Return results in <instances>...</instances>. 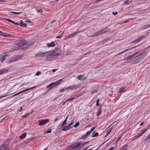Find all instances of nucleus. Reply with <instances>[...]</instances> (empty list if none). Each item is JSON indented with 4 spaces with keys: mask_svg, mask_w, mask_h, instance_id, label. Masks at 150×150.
<instances>
[{
    "mask_svg": "<svg viewBox=\"0 0 150 150\" xmlns=\"http://www.w3.org/2000/svg\"><path fill=\"white\" fill-rule=\"evenodd\" d=\"M88 142H86L85 143H81L79 142L74 146H69L67 147L68 150H80L82 147L85 144H87Z\"/></svg>",
    "mask_w": 150,
    "mask_h": 150,
    "instance_id": "f257e3e1",
    "label": "nucleus"
},
{
    "mask_svg": "<svg viewBox=\"0 0 150 150\" xmlns=\"http://www.w3.org/2000/svg\"><path fill=\"white\" fill-rule=\"evenodd\" d=\"M108 30L107 28H104L102 30H99L98 31L95 33L93 36H96L105 33Z\"/></svg>",
    "mask_w": 150,
    "mask_h": 150,
    "instance_id": "f03ea898",
    "label": "nucleus"
},
{
    "mask_svg": "<svg viewBox=\"0 0 150 150\" xmlns=\"http://www.w3.org/2000/svg\"><path fill=\"white\" fill-rule=\"evenodd\" d=\"M54 57H56L58 56L61 53V50L59 49H55L54 52L52 53Z\"/></svg>",
    "mask_w": 150,
    "mask_h": 150,
    "instance_id": "7ed1b4c3",
    "label": "nucleus"
},
{
    "mask_svg": "<svg viewBox=\"0 0 150 150\" xmlns=\"http://www.w3.org/2000/svg\"><path fill=\"white\" fill-rule=\"evenodd\" d=\"M39 125L40 126L45 125L49 122L48 119L40 120L39 121Z\"/></svg>",
    "mask_w": 150,
    "mask_h": 150,
    "instance_id": "20e7f679",
    "label": "nucleus"
},
{
    "mask_svg": "<svg viewBox=\"0 0 150 150\" xmlns=\"http://www.w3.org/2000/svg\"><path fill=\"white\" fill-rule=\"evenodd\" d=\"M79 87V86L78 85H71L67 87H66V89L67 91L69 90H71L73 89H76Z\"/></svg>",
    "mask_w": 150,
    "mask_h": 150,
    "instance_id": "39448f33",
    "label": "nucleus"
},
{
    "mask_svg": "<svg viewBox=\"0 0 150 150\" xmlns=\"http://www.w3.org/2000/svg\"><path fill=\"white\" fill-rule=\"evenodd\" d=\"M57 85L56 82H53L51 83L49 85L46 86L47 88H49L48 90H50L51 89L55 87L56 86H57Z\"/></svg>",
    "mask_w": 150,
    "mask_h": 150,
    "instance_id": "423d86ee",
    "label": "nucleus"
},
{
    "mask_svg": "<svg viewBox=\"0 0 150 150\" xmlns=\"http://www.w3.org/2000/svg\"><path fill=\"white\" fill-rule=\"evenodd\" d=\"M56 57H54L52 53L49 54L46 57V59L47 60L51 61L55 59Z\"/></svg>",
    "mask_w": 150,
    "mask_h": 150,
    "instance_id": "0eeeda50",
    "label": "nucleus"
},
{
    "mask_svg": "<svg viewBox=\"0 0 150 150\" xmlns=\"http://www.w3.org/2000/svg\"><path fill=\"white\" fill-rule=\"evenodd\" d=\"M27 41L24 40H22L20 41L19 42L17 43V45L18 46L22 47L24 46L26 44Z\"/></svg>",
    "mask_w": 150,
    "mask_h": 150,
    "instance_id": "6e6552de",
    "label": "nucleus"
},
{
    "mask_svg": "<svg viewBox=\"0 0 150 150\" xmlns=\"http://www.w3.org/2000/svg\"><path fill=\"white\" fill-rule=\"evenodd\" d=\"M8 146L7 144H6L5 143L1 146L0 147V150H8Z\"/></svg>",
    "mask_w": 150,
    "mask_h": 150,
    "instance_id": "1a4fd4ad",
    "label": "nucleus"
},
{
    "mask_svg": "<svg viewBox=\"0 0 150 150\" xmlns=\"http://www.w3.org/2000/svg\"><path fill=\"white\" fill-rule=\"evenodd\" d=\"M145 37L144 36H142L139 37L137 39L135 40L132 41L133 43H137L140 42L142 40H143Z\"/></svg>",
    "mask_w": 150,
    "mask_h": 150,
    "instance_id": "9d476101",
    "label": "nucleus"
},
{
    "mask_svg": "<svg viewBox=\"0 0 150 150\" xmlns=\"http://www.w3.org/2000/svg\"><path fill=\"white\" fill-rule=\"evenodd\" d=\"M73 127H70L69 125L65 126L62 129V130L63 131H66L69 129L72 128Z\"/></svg>",
    "mask_w": 150,
    "mask_h": 150,
    "instance_id": "9b49d317",
    "label": "nucleus"
},
{
    "mask_svg": "<svg viewBox=\"0 0 150 150\" xmlns=\"http://www.w3.org/2000/svg\"><path fill=\"white\" fill-rule=\"evenodd\" d=\"M137 54V53H135L131 55L128 56V57H127V58L126 59V60L134 58V57H135V58L136 57H137L136 55Z\"/></svg>",
    "mask_w": 150,
    "mask_h": 150,
    "instance_id": "f8f14e48",
    "label": "nucleus"
},
{
    "mask_svg": "<svg viewBox=\"0 0 150 150\" xmlns=\"http://www.w3.org/2000/svg\"><path fill=\"white\" fill-rule=\"evenodd\" d=\"M91 133V132L90 131H87L86 132V134L84 135L82 137V139H85L86 138H87L88 137L89 135Z\"/></svg>",
    "mask_w": 150,
    "mask_h": 150,
    "instance_id": "ddd939ff",
    "label": "nucleus"
},
{
    "mask_svg": "<svg viewBox=\"0 0 150 150\" xmlns=\"http://www.w3.org/2000/svg\"><path fill=\"white\" fill-rule=\"evenodd\" d=\"M8 71V69H4L0 71V75L2 74L7 73Z\"/></svg>",
    "mask_w": 150,
    "mask_h": 150,
    "instance_id": "4468645a",
    "label": "nucleus"
},
{
    "mask_svg": "<svg viewBox=\"0 0 150 150\" xmlns=\"http://www.w3.org/2000/svg\"><path fill=\"white\" fill-rule=\"evenodd\" d=\"M77 78L79 80H84L86 79V78L84 77V75H79Z\"/></svg>",
    "mask_w": 150,
    "mask_h": 150,
    "instance_id": "2eb2a0df",
    "label": "nucleus"
},
{
    "mask_svg": "<svg viewBox=\"0 0 150 150\" xmlns=\"http://www.w3.org/2000/svg\"><path fill=\"white\" fill-rule=\"evenodd\" d=\"M137 47V46H134V47H132L131 48H130L127 49V50H124V51H122V52H121L120 53H119L118 54H117L116 55H115V56H117V55H120V54H122V53H123L125 52H127V51H128V50H130L132 49H134V48H135V47Z\"/></svg>",
    "mask_w": 150,
    "mask_h": 150,
    "instance_id": "dca6fc26",
    "label": "nucleus"
},
{
    "mask_svg": "<svg viewBox=\"0 0 150 150\" xmlns=\"http://www.w3.org/2000/svg\"><path fill=\"white\" fill-rule=\"evenodd\" d=\"M68 118V116H67L63 121L61 125V127L62 128L64 126V125L66 124Z\"/></svg>",
    "mask_w": 150,
    "mask_h": 150,
    "instance_id": "f3484780",
    "label": "nucleus"
},
{
    "mask_svg": "<svg viewBox=\"0 0 150 150\" xmlns=\"http://www.w3.org/2000/svg\"><path fill=\"white\" fill-rule=\"evenodd\" d=\"M77 33H74V34H70L68 36L67 38L68 39H70L71 38H72L74 37L75 36H76V34Z\"/></svg>",
    "mask_w": 150,
    "mask_h": 150,
    "instance_id": "a211bd4d",
    "label": "nucleus"
},
{
    "mask_svg": "<svg viewBox=\"0 0 150 150\" xmlns=\"http://www.w3.org/2000/svg\"><path fill=\"white\" fill-rule=\"evenodd\" d=\"M54 45H55V44L54 42L53 41L52 42L50 43H48L47 44V46L48 47H53Z\"/></svg>",
    "mask_w": 150,
    "mask_h": 150,
    "instance_id": "6ab92c4d",
    "label": "nucleus"
},
{
    "mask_svg": "<svg viewBox=\"0 0 150 150\" xmlns=\"http://www.w3.org/2000/svg\"><path fill=\"white\" fill-rule=\"evenodd\" d=\"M20 26L22 27H25L27 25L26 23H24L22 20H21L20 21Z\"/></svg>",
    "mask_w": 150,
    "mask_h": 150,
    "instance_id": "aec40b11",
    "label": "nucleus"
},
{
    "mask_svg": "<svg viewBox=\"0 0 150 150\" xmlns=\"http://www.w3.org/2000/svg\"><path fill=\"white\" fill-rule=\"evenodd\" d=\"M128 145L127 144H125L124 145L122 146L119 150H126Z\"/></svg>",
    "mask_w": 150,
    "mask_h": 150,
    "instance_id": "412c9836",
    "label": "nucleus"
},
{
    "mask_svg": "<svg viewBox=\"0 0 150 150\" xmlns=\"http://www.w3.org/2000/svg\"><path fill=\"white\" fill-rule=\"evenodd\" d=\"M149 127H147L146 129H144L142 130L139 134L141 136L148 129H149Z\"/></svg>",
    "mask_w": 150,
    "mask_h": 150,
    "instance_id": "4be33fe9",
    "label": "nucleus"
},
{
    "mask_svg": "<svg viewBox=\"0 0 150 150\" xmlns=\"http://www.w3.org/2000/svg\"><path fill=\"white\" fill-rule=\"evenodd\" d=\"M26 133H24L19 137V138L21 139H23L26 137Z\"/></svg>",
    "mask_w": 150,
    "mask_h": 150,
    "instance_id": "5701e85b",
    "label": "nucleus"
},
{
    "mask_svg": "<svg viewBox=\"0 0 150 150\" xmlns=\"http://www.w3.org/2000/svg\"><path fill=\"white\" fill-rule=\"evenodd\" d=\"M35 87H36L35 86H34V87H32V88H27V89H25V90H23V91H21L20 92H19L21 94V93H23L26 92V91H28V90H30L31 89H33V88H35Z\"/></svg>",
    "mask_w": 150,
    "mask_h": 150,
    "instance_id": "b1692460",
    "label": "nucleus"
},
{
    "mask_svg": "<svg viewBox=\"0 0 150 150\" xmlns=\"http://www.w3.org/2000/svg\"><path fill=\"white\" fill-rule=\"evenodd\" d=\"M8 56L7 55H5L4 56L2 57H0V61H1V62H2L4 60H5L6 57Z\"/></svg>",
    "mask_w": 150,
    "mask_h": 150,
    "instance_id": "393cba45",
    "label": "nucleus"
},
{
    "mask_svg": "<svg viewBox=\"0 0 150 150\" xmlns=\"http://www.w3.org/2000/svg\"><path fill=\"white\" fill-rule=\"evenodd\" d=\"M131 0H127L124 2V4L125 5L127 4H129L131 3L132 2Z\"/></svg>",
    "mask_w": 150,
    "mask_h": 150,
    "instance_id": "a878e982",
    "label": "nucleus"
},
{
    "mask_svg": "<svg viewBox=\"0 0 150 150\" xmlns=\"http://www.w3.org/2000/svg\"><path fill=\"white\" fill-rule=\"evenodd\" d=\"M137 53V54L136 56L137 57L138 56H141L142 55L143 53L142 52H139L137 51V52H135V53Z\"/></svg>",
    "mask_w": 150,
    "mask_h": 150,
    "instance_id": "bb28decb",
    "label": "nucleus"
},
{
    "mask_svg": "<svg viewBox=\"0 0 150 150\" xmlns=\"http://www.w3.org/2000/svg\"><path fill=\"white\" fill-rule=\"evenodd\" d=\"M98 134V133L94 132L92 133V137H93L97 136Z\"/></svg>",
    "mask_w": 150,
    "mask_h": 150,
    "instance_id": "cd10ccee",
    "label": "nucleus"
},
{
    "mask_svg": "<svg viewBox=\"0 0 150 150\" xmlns=\"http://www.w3.org/2000/svg\"><path fill=\"white\" fill-rule=\"evenodd\" d=\"M125 89V87H122V88H120L119 91H118L119 93H121L123 91H124Z\"/></svg>",
    "mask_w": 150,
    "mask_h": 150,
    "instance_id": "c85d7f7f",
    "label": "nucleus"
},
{
    "mask_svg": "<svg viewBox=\"0 0 150 150\" xmlns=\"http://www.w3.org/2000/svg\"><path fill=\"white\" fill-rule=\"evenodd\" d=\"M62 81H63V79H60L59 80L57 81L56 82L57 85H58L59 84H60Z\"/></svg>",
    "mask_w": 150,
    "mask_h": 150,
    "instance_id": "c756f323",
    "label": "nucleus"
},
{
    "mask_svg": "<svg viewBox=\"0 0 150 150\" xmlns=\"http://www.w3.org/2000/svg\"><path fill=\"white\" fill-rule=\"evenodd\" d=\"M65 91H67V89H66V87H65L63 88H62V89H60V91L61 92H62Z\"/></svg>",
    "mask_w": 150,
    "mask_h": 150,
    "instance_id": "7c9ffc66",
    "label": "nucleus"
},
{
    "mask_svg": "<svg viewBox=\"0 0 150 150\" xmlns=\"http://www.w3.org/2000/svg\"><path fill=\"white\" fill-rule=\"evenodd\" d=\"M11 13H12L13 14H19L22 13V12H11Z\"/></svg>",
    "mask_w": 150,
    "mask_h": 150,
    "instance_id": "2f4dec72",
    "label": "nucleus"
},
{
    "mask_svg": "<svg viewBox=\"0 0 150 150\" xmlns=\"http://www.w3.org/2000/svg\"><path fill=\"white\" fill-rule=\"evenodd\" d=\"M101 107L99 109V110L98 111V112L97 114V115L98 116H99L100 114L101 113Z\"/></svg>",
    "mask_w": 150,
    "mask_h": 150,
    "instance_id": "473e14b6",
    "label": "nucleus"
},
{
    "mask_svg": "<svg viewBox=\"0 0 150 150\" xmlns=\"http://www.w3.org/2000/svg\"><path fill=\"white\" fill-rule=\"evenodd\" d=\"M111 129H109L108 130V131H107V132L106 133V135L105 136H106L107 135H108V134H109L111 132Z\"/></svg>",
    "mask_w": 150,
    "mask_h": 150,
    "instance_id": "72a5a7b5",
    "label": "nucleus"
},
{
    "mask_svg": "<svg viewBox=\"0 0 150 150\" xmlns=\"http://www.w3.org/2000/svg\"><path fill=\"white\" fill-rule=\"evenodd\" d=\"M150 27V25H146L142 27V28L143 29H144L146 28H149Z\"/></svg>",
    "mask_w": 150,
    "mask_h": 150,
    "instance_id": "f704fd0d",
    "label": "nucleus"
},
{
    "mask_svg": "<svg viewBox=\"0 0 150 150\" xmlns=\"http://www.w3.org/2000/svg\"><path fill=\"white\" fill-rule=\"evenodd\" d=\"M36 10L37 12H39L40 13H42L43 12L42 10L41 9H37Z\"/></svg>",
    "mask_w": 150,
    "mask_h": 150,
    "instance_id": "c9c22d12",
    "label": "nucleus"
},
{
    "mask_svg": "<svg viewBox=\"0 0 150 150\" xmlns=\"http://www.w3.org/2000/svg\"><path fill=\"white\" fill-rule=\"evenodd\" d=\"M79 122H77L73 126L74 127H76L79 125Z\"/></svg>",
    "mask_w": 150,
    "mask_h": 150,
    "instance_id": "e433bc0d",
    "label": "nucleus"
},
{
    "mask_svg": "<svg viewBox=\"0 0 150 150\" xmlns=\"http://www.w3.org/2000/svg\"><path fill=\"white\" fill-rule=\"evenodd\" d=\"M77 98V97H76L75 98H70L68 99L69 101H71L72 100L75 99V98Z\"/></svg>",
    "mask_w": 150,
    "mask_h": 150,
    "instance_id": "4c0bfd02",
    "label": "nucleus"
},
{
    "mask_svg": "<svg viewBox=\"0 0 150 150\" xmlns=\"http://www.w3.org/2000/svg\"><path fill=\"white\" fill-rule=\"evenodd\" d=\"M51 129H49L45 132L46 133H51Z\"/></svg>",
    "mask_w": 150,
    "mask_h": 150,
    "instance_id": "58836bf2",
    "label": "nucleus"
},
{
    "mask_svg": "<svg viewBox=\"0 0 150 150\" xmlns=\"http://www.w3.org/2000/svg\"><path fill=\"white\" fill-rule=\"evenodd\" d=\"M100 100V99H98L96 101V105L97 106H98L99 104V102Z\"/></svg>",
    "mask_w": 150,
    "mask_h": 150,
    "instance_id": "ea45409f",
    "label": "nucleus"
},
{
    "mask_svg": "<svg viewBox=\"0 0 150 150\" xmlns=\"http://www.w3.org/2000/svg\"><path fill=\"white\" fill-rule=\"evenodd\" d=\"M41 74V73L40 71H38L35 73V75L37 76H39Z\"/></svg>",
    "mask_w": 150,
    "mask_h": 150,
    "instance_id": "a19ab883",
    "label": "nucleus"
},
{
    "mask_svg": "<svg viewBox=\"0 0 150 150\" xmlns=\"http://www.w3.org/2000/svg\"><path fill=\"white\" fill-rule=\"evenodd\" d=\"M73 121H72L71 122H70V123L69 124V125L70 126V127H73V126H72V125H73Z\"/></svg>",
    "mask_w": 150,
    "mask_h": 150,
    "instance_id": "79ce46f5",
    "label": "nucleus"
},
{
    "mask_svg": "<svg viewBox=\"0 0 150 150\" xmlns=\"http://www.w3.org/2000/svg\"><path fill=\"white\" fill-rule=\"evenodd\" d=\"M20 94V92H19L18 93H16V94H14V95H13V96H12V97H14V96H17V95H19V94Z\"/></svg>",
    "mask_w": 150,
    "mask_h": 150,
    "instance_id": "37998d69",
    "label": "nucleus"
},
{
    "mask_svg": "<svg viewBox=\"0 0 150 150\" xmlns=\"http://www.w3.org/2000/svg\"><path fill=\"white\" fill-rule=\"evenodd\" d=\"M95 129V127H93L91 129L90 131L91 132H92Z\"/></svg>",
    "mask_w": 150,
    "mask_h": 150,
    "instance_id": "c03bdc74",
    "label": "nucleus"
},
{
    "mask_svg": "<svg viewBox=\"0 0 150 150\" xmlns=\"http://www.w3.org/2000/svg\"><path fill=\"white\" fill-rule=\"evenodd\" d=\"M0 33H2V34H0V35L3 36H5V37L6 36V35H5L3 34H4V33H3L2 31H0Z\"/></svg>",
    "mask_w": 150,
    "mask_h": 150,
    "instance_id": "a18cd8bd",
    "label": "nucleus"
},
{
    "mask_svg": "<svg viewBox=\"0 0 150 150\" xmlns=\"http://www.w3.org/2000/svg\"><path fill=\"white\" fill-rule=\"evenodd\" d=\"M62 38V35H60L58 36H56V38Z\"/></svg>",
    "mask_w": 150,
    "mask_h": 150,
    "instance_id": "49530a36",
    "label": "nucleus"
},
{
    "mask_svg": "<svg viewBox=\"0 0 150 150\" xmlns=\"http://www.w3.org/2000/svg\"><path fill=\"white\" fill-rule=\"evenodd\" d=\"M130 21V20H126V21H125L124 22V23H128V22H129V21Z\"/></svg>",
    "mask_w": 150,
    "mask_h": 150,
    "instance_id": "de8ad7c7",
    "label": "nucleus"
},
{
    "mask_svg": "<svg viewBox=\"0 0 150 150\" xmlns=\"http://www.w3.org/2000/svg\"><path fill=\"white\" fill-rule=\"evenodd\" d=\"M123 23H124V22L122 21V22H119V23H117V24H123Z\"/></svg>",
    "mask_w": 150,
    "mask_h": 150,
    "instance_id": "09e8293b",
    "label": "nucleus"
},
{
    "mask_svg": "<svg viewBox=\"0 0 150 150\" xmlns=\"http://www.w3.org/2000/svg\"><path fill=\"white\" fill-rule=\"evenodd\" d=\"M15 60L13 61V60H11L10 61H9L8 62V64H10L11 63L13 62V61H14Z\"/></svg>",
    "mask_w": 150,
    "mask_h": 150,
    "instance_id": "8fccbe9b",
    "label": "nucleus"
},
{
    "mask_svg": "<svg viewBox=\"0 0 150 150\" xmlns=\"http://www.w3.org/2000/svg\"><path fill=\"white\" fill-rule=\"evenodd\" d=\"M112 13L114 15H116L117 14V12H113Z\"/></svg>",
    "mask_w": 150,
    "mask_h": 150,
    "instance_id": "3c124183",
    "label": "nucleus"
},
{
    "mask_svg": "<svg viewBox=\"0 0 150 150\" xmlns=\"http://www.w3.org/2000/svg\"><path fill=\"white\" fill-rule=\"evenodd\" d=\"M138 138V137H137V135L136 136H134L133 137V139H137Z\"/></svg>",
    "mask_w": 150,
    "mask_h": 150,
    "instance_id": "603ef678",
    "label": "nucleus"
},
{
    "mask_svg": "<svg viewBox=\"0 0 150 150\" xmlns=\"http://www.w3.org/2000/svg\"><path fill=\"white\" fill-rule=\"evenodd\" d=\"M114 148L113 147H111L108 150H112L114 149Z\"/></svg>",
    "mask_w": 150,
    "mask_h": 150,
    "instance_id": "864d4df0",
    "label": "nucleus"
},
{
    "mask_svg": "<svg viewBox=\"0 0 150 150\" xmlns=\"http://www.w3.org/2000/svg\"><path fill=\"white\" fill-rule=\"evenodd\" d=\"M141 136V135L140 134H137V137H138V138H139V137H140Z\"/></svg>",
    "mask_w": 150,
    "mask_h": 150,
    "instance_id": "5fc2aeb1",
    "label": "nucleus"
},
{
    "mask_svg": "<svg viewBox=\"0 0 150 150\" xmlns=\"http://www.w3.org/2000/svg\"><path fill=\"white\" fill-rule=\"evenodd\" d=\"M22 110V107H21L20 108V109H19L18 110V111L20 112L21 111V110Z\"/></svg>",
    "mask_w": 150,
    "mask_h": 150,
    "instance_id": "6e6d98bb",
    "label": "nucleus"
},
{
    "mask_svg": "<svg viewBox=\"0 0 150 150\" xmlns=\"http://www.w3.org/2000/svg\"><path fill=\"white\" fill-rule=\"evenodd\" d=\"M58 120V118H55V119L54 120V121L56 122Z\"/></svg>",
    "mask_w": 150,
    "mask_h": 150,
    "instance_id": "4d7b16f0",
    "label": "nucleus"
},
{
    "mask_svg": "<svg viewBox=\"0 0 150 150\" xmlns=\"http://www.w3.org/2000/svg\"><path fill=\"white\" fill-rule=\"evenodd\" d=\"M14 24H15L16 25H19V23H16V22H15V23H14Z\"/></svg>",
    "mask_w": 150,
    "mask_h": 150,
    "instance_id": "13d9d810",
    "label": "nucleus"
},
{
    "mask_svg": "<svg viewBox=\"0 0 150 150\" xmlns=\"http://www.w3.org/2000/svg\"><path fill=\"white\" fill-rule=\"evenodd\" d=\"M29 115V114H27V115L25 114V115H24V117H26L28 115Z\"/></svg>",
    "mask_w": 150,
    "mask_h": 150,
    "instance_id": "bf43d9fd",
    "label": "nucleus"
},
{
    "mask_svg": "<svg viewBox=\"0 0 150 150\" xmlns=\"http://www.w3.org/2000/svg\"><path fill=\"white\" fill-rule=\"evenodd\" d=\"M57 69H53L52 70V72H55V71H56V70H57Z\"/></svg>",
    "mask_w": 150,
    "mask_h": 150,
    "instance_id": "052dcab7",
    "label": "nucleus"
},
{
    "mask_svg": "<svg viewBox=\"0 0 150 150\" xmlns=\"http://www.w3.org/2000/svg\"><path fill=\"white\" fill-rule=\"evenodd\" d=\"M143 125V122H142L140 124V125L142 126V125Z\"/></svg>",
    "mask_w": 150,
    "mask_h": 150,
    "instance_id": "680f3d73",
    "label": "nucleus"
},
{
    "mask_svg": "<svg viewBox=\"0 0 150 150\" xmlns=\"http://www.w3.org/2000/svg\"><path fill=\"white\" fill-rule=\"evenodd\" d=\"M7 21L9 22H11V21H11V20H10V19H8V20H7Z\"/></svg>",
    "mask_w": 150,
    "mask_h": 150,
    "instance_id": "e2e57ef3",
    "label": "nucleus"
},
{
    "mask_svg": "<svg viewBox=\"0 0 150 150\" xmlns=\"http://www.w3.org/2000/svg\"><path fill=\"white\" fill-rule=\"evenodd\" d=\"M66 103V102H64V103H62V105H64Z\"/></svg>",
    "mask_w": 150,
    "mask_h": 150,
    "instance_id": "0e129e2a",
    "label": "nucleus"
},
{
    "mask_svg": "<svg viewBox=\"0 0 150 150\" xmlns=\"http://www.w3.org/2000/svg\"><path fill=\"white\" fill-rule=\"evenodd\" d=\"M11 23H13V24H14V23H15V22H14V21H11Z\"/></svg>",
    "mask_w": 150,
    "mask_h": 150,
    "instance_id": "69168bd1",
    "label": "nucleus"
},
{
    "mask_svg": "<svg viewBox=\"0 0 150 150\" xmlns=\"http://www.w3.org/2000/svg\"><path fill=\"white\" fill-rule=\"evenodd\" d=\"M150 137V136H149L148 137V138H147V139H146V140H147L148 139H149Z\"/></svg>",
    "mask_w": 150,
    "mask_h": 150,
    "instance_id": "338daca9",
    "label": "nucleus"
},
{
    "mask_svg": "<svg viewBox=\"0 0 150 150\" xmlns=\"http://www.w3.org/2000/svg\"><path fill=\"white\" fill-rule=\"evenodd\" d=\"M69 101V100H68H68H67L65 101V102H66H66H68V101Z\"/></svg>",
    "mask_w": 150,
    "mask_h": 150,
    "instance_id": "774afa93",
    "label": "nucleus"
}]
</instances>
